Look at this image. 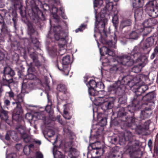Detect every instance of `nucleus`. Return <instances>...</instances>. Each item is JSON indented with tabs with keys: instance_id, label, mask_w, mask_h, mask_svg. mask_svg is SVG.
I'll return each mask as SVG.
<instances>
[{
	"instance_id": "obj_1",
	"label": "nucleus",
	"mask_w": 158,
	"mask_h": 158,
	"mask_svg": "<svg viewBox=\"0 0 158 158\" xmlns=\"http://www.w3.org/2000/svg\"><path fill=\"white\" fill-rule=\"evenodd\" d=\"M144 77L142 75H138L133 78L131 76L128 75L123 77L121 78V81L118 80L114 84L110 86L111 90L117 89H122L124 87V85H128L131 88H136L135 83L137 84L141 81Z\"/></svg>"
},
{
	"instance_id": "obj_2",
	"label": "nucleus",
	"mask_w": 158,
	"mask_h": 158,
	"mask_svg": "<svg viewBox=\"0 0 158 158\" xmlns=\"http://www.w3.org/2000/svg\"><path fill=\"white\" fill-rule=\"evenodd\" d=\"M135 31H132L129 34V36L130 39L134 40H137L139 37L141 32L144 30V31H147V33H143V36H147L151 31L150 28H144L142 25H135Z\"/></svg>"
},
{
	"instance_id": "obj_3",
	"label": "nucleus",
	"mask_w": 158,
	"mask_h": 158,
	"mask_svg": "<svg viewBox=\"0 0 158 158\" xmlns=\"http://www.w3.org/2000/svg\"><path fill=\"white\" fill-rule=\"evenodd\" d=\"M116 61L119 64L128 66L132 65L135 60L132 58L131 56L124 55L117 56L116 58Z\"/></svg>"
},
{
	"instance_id": "obj_4",
	"label": "nucleus",
	"mask_w": 158,
	"mask_h": 158,
	"mask_svg": "<svg viewBox=\"0 0 158 158\" xmlns=\"http://www.w3.org/2000/svg\"><path fill=\"white\" fill-rule=\"evenodd\" d=\"M4 74L2 77V83L3 85H7L12 83L13 81L11 77L10 79H8L6 77L9 75L11 77L15 75V72L14 70L10 68H5L4 70Z\"/></svg>"
},
{
	"instance_id": "obj_5",
	"label": "nucleus",
	"mask_w": 158,
	"mask_h": 158,
	"mask_svg": "<svg viewBox=\"0 0 158 158\" xmlns=\"http://www.w3.org/2000/svg\"><path fill=\"white\" fill-rule=\"evenodd\" d=\"M114 98L108 97L105 99L103 98H100L98 101L97 105H102V106L106 110L110 109L113 106Z\"/></svg>"
},
{
	"instance_id": "obj_6",
	"label": "nucleus",
	"mask_w": 158,
	"mask_h": 158,
	"mask_svg": "<svg viewBox=\"0 0 158 158\" xmlns=\"http://www.w3.org/2000/svg\"><path fill=\"white\" fill-rule=\"evenodd\" d=\"M70 62V57L69 55H67L64 57L62 59V64L60 67H59L58 64H57L58 68L60 70L64 72V74L67 76L69 75L70 68L68 64Z\"/></svg>"
},
{
	"instance_id": "obj_7",
	"label": "nucleus",
	"mask_w": 158,
	"mask_h": 158,
	"mask_svg": "<svg viewBox=\"0 0 158 158\" xmlns=\"http://www.w3.org/2000/svg\"><path fill=\"white\" fill-rule=\"evenodd\" d=\"M144 77L143 78L142 81L138 83L137 84L135 83V85H136V88H132V89H135V94L137 95H142V94L146 91L148 89V86L146 85H144L143 84V79H144Z\"/></svg>"
},
{
	"instance_id": "obj_8",
	"label": "nucleus",
	"mask_w": 158,
	"mask_h": 158,
	"mask_svg": "<svg viewBox=\"0 0 158 158\" xmlns=\"http://www.w3.org/2000/svg\"><path fill=\"white\" fill-rule=\"evenodd\" d=\"M140 47L139 45L135 46L132 50L131 55L132 58H134L135 60V62H139L143 60L140 59L141 53L140 52Z\"/></svg>"
},
{
	"instance_id": "obj_9",
	"label": "nucleus",
	"mask_w": 158,
	"mask_h": 158,
	"mask_svg": "<svg viewBox=\"0 0 158 158\" xmlns=\"http://www.w3.org/2000/svg\"><path fill=\"white\" fill-rule=\"evenodd\" d=\"M23 112L20 104H17L16 107L14 110L12 115L13 119L16 121L19 120L21 118Z\"/></svg>"
},
{
	"instance_id": "obj_10",
	"label": "nucleus",
	"mask_w": 158,
	"mask_h": 158,
	"mask_svg": "<svg viewBox=\"0 0 158 158\" xmlns=\"http://www.w3.org/2000/svg\"><path fill=\"white\" fill-rule=\"evenodd\" d=\"M139 141L136 140L133 143V145L132 147V149L130 152L133 154L137 156L138 157L141 156L142 152L139 149Z\"/></svg>"
},
{
	"instance_id": "obj_11",
	"label": "nucleus",
	"mask_w": 158,
	"mask_h": 158,
	"mask_svg": "<svg viewBox=\"0 0 158 158\" xmlns=\"http://www.w3.org/2000/svg\"><path fill=\"white\" fill-rule=\"evenodd\" d=\"M118 0H105L106 5L101 10V13L103 14L106 13L107 11L112 10L113 6V2L118 1Z\"/></svg>"
},
{
	"instance_id": "obj_12",
	"label": "nucleus",
	"mask_w": 158,
	"mask_h": 158,
	"mask_svg": "<svg viewBox=\"0 0 158 158\" xmlns=\"http://www.w3.org/2000/svg\"><path fill=\"white\" fill-rule=\"evenodd\" d=\"M89 88H100L103 89L104 88L103 84L101 82L96 83L94 80H91L89 82L88 84H87Z\"/></svg>"
},
{
	"instance_id": "obj_13",
	"label": "nucleus",
	"mask_w": 158,
	"mask_h": 158,
	"mask_svg": "<svg viewBox=\"0 0 158 158\" xmlns=\"http://www.w3.org/2000/svg\"><path fill=\"white\" fill-rule=\"evenodd\" d=\"M121 135V137H119V141L123 143H124L126 141L131 139L133 136L131 132L128 131H126L124 134H122Z\"/></svg>"
},
{
	"instance_id": "obj_14",
	"label": "nucleus",
	"mask_w": 158,
	"mask_h": 158,
	"mask_svg": "<svg viewBox=\"0 0 158 158\" xmlns=\"http://www.w3.org/2000/svg\"><path fill=\"white\" fill-rule=\"evenodd\" d=\"M144 60V62L140 63L138 65L134 66L132 69V71L136 73L139 72L142 69L143 67L147 63V58L145 57L143 58V59Z\"/></svg>"
},
{
	"instance_id": "obj_15",
	"label": "nucleus",
	"mask_w": 158,
	"mask_h": 158,
	"mask_svg": "<svg viewBox=\"0 0 158 158\" xmlns=\"http://www.w3.org/2000/svg\"><path fill=\"white\" fill-rule=\"evenodd\" d=\"M117 116L118 117H121L120 120L122 121H126L127 120V116H126V113L125 111L124 107H121L119 108L117 112Z\"/></svg>"
},
{
	"instance_id": "obj_16",
	"label": "nucleus",
	"mask_w": 158,
	"mask_h": 158,
	"mask_svg": "<svg viewBox=\"0 0 158 158\" xmlns=\"http://www.w3.org/2000/svg\"><path fill=\"white\" fill-rule=\"evenodd\" d=\"M61 30V28L59 25L54 26L53 30L54 32L55 33L54 35L55 38L56 40H59L60 41L62 40L65 42V40L63 38H60L59 35V34L60 33Z\"/></svg>"
},
{
	"instance_id": "obj_17",
	"label": "nucleus",
	"mask_w": 158,
	"mask_h": 158,
	"mask_svg": "<svg viewBox=\"0 0 158 158\" xmlns=\"http://www.w3.org/2000/svg\"><path fill=\"white\" fill-rule=\"evenodd\" d=\"M127 120L126 122H128L127 123V126L128 127H131L134 126L135 128H138L139 125L137 123V119L132 117L129 118L127 117Z\"/></svg>"
},
{
	"instance_id": "obj_18",
	"label": "nucleus",
	"mask_w": 158,
	"mask_h": 158,
	"mask_svg": "<svg viewBox=\"0 0 158 158\" xmlns=\"http://www.w3.org/2000/svg\"><path fill=\"white\" fill-rule=\"evenodd\" d=\"M151 110L152 108H146L144 110L141 111L139 116L140 118L141 119H144L149 117L152 114Z\"/></svg>"
},
{
	"instance_id": "obj_19",
	"label": "nucleus",
	"mask_w": 158,
	"mask_h": 158,
	"mask_svg": "<svg viewBox=\"0 0 158 158\" xmlns=\"http://www.w3.org/2000/svg\"><path fill=\"white\" fill-rule=\"evenodd\" d=\"M143 99V97L142 95H137L135 94L132 101V106L134 107H136L140 103Z\"/></svg>"
},
{
	"instance_id": "obj_20",
	"label": "nucleus",
	"mask_w": 158,
	"mask_h": 158,
	"mask_svg": "<svg viewBox=\"0 0 158 158\" xmlns=\"http://www.w3.org/2000/svg\"><path fill=\"white\" fill-rule=\"evenodd\" d=\"M154 40L152 37H149L147 38L145 40L143 46V48L147 49L151 46L154 44Z\"/></svg>"
},
{
	"instance_id": "obj_21",
	"label": "nucleus",
	"mask_w": 158,
	"mask_h": 158,
	"mask_svg": "<svg viewBox=\"0 0 158 158\" xmlns=\"http://www.w3.org/2000/svg\"><path fill=\"white\" fill-rule=\"evenodd\" d=\"M97 143H100L99 142L96 143H95L93 144L91 147L92 149L94 150V152L98 156V157H99L102 155L104 152V151L103 149L101 147H94V145H96Z\"/></svg>"
},
{
	"instance_id": "obj_22",
	"label": "nucleus",
	"mask_w": 158,
	"mask_h": 158,
	"mask_svg": "<svg viewBox=\"0 0 158 158\" xmlns=\"http://www.w3.org/2000/svg\"><path fill=\"white\" fill-rule=\"evenodd\" d=\"M112 38L113 39H111V40H105V43L107 46L116 48V46L115 45V44L117 42V40L115 38L114 36H113Z\"/></svg>"
},
{
	"instance_id": "obj_23",
	"label": "nucleus",
	"mask_w": 158,
	"mask_h": 158,
	"mask_svg": "<svg viewBox=\"0 0 158 158\" xmlns=\"http://www.w3.org/2000/svg\"><path fill=\"white\" fill-rule=\"evenodd\" d=\"M119 148L117 147L113 148L112 152L109 155L110 158H117L119 156L118 151Z\"/></svg>"
},
{
	"instance_id": "obj_24",
	"label": "nucleus",
	"mask_w": 158,
	"mask_h": 158,
	"mask_svg": "<svg viewBox=\"0 0 158 158\" xmlns=\"http://www.w3.org/2000/svg\"><path fill=\"white\" fill-rule=\"evenodd\" d=\"M133 6L134 8H140L144 3L143 0H132Z\"/></svg>"
},
{
	"instance_id": "obj_25",
	"label": "nucleus",
	"mask_w": 158,
	"mask_h": 158,
	"mask_svg": "<svg viewBox=\"0 0 158 158\" xmlns=\"http://www.w3.org/2000/svg\"><path fill=\"white\" fill-rule=\"evenodd\" d=\"M69 157L77 156L79 155V152L75 148L70 147L69 148Z\"/></svg>"
},
{
	"instance_id": "obj_26",
	"label": "nucleus",
	"mask_w": 158,
	"mask_h": 158,
	"mask_svg": "<svg viewBox=\"0 0 158 158\" xmlns=\"http://www.w3.org/2000/svg\"><path fill=\"white\" fill-rule=\"evenodd\" d=\"M143 14V11L141 8L135 10L134 16L135 19L138 20L141 19Z\"/></svg>"
},
{
	"instance_id": "obj_27",
	"label": "nucleus",
	"mask_w": 158,
	"mask_h": 158,
	"mask_svg": "<svg viewBox=\"0 0 158 158\" xmlns=\"http://www.w3.org/2000/svg\"><path fill=\"white\" fill-rule=\"evenodd\" d=\"M131 21L130 19H124L121 22L120 27L122 28L128 26H130L131 24Z\"/></svg>"
},
{
	"instance_id": "obj_28",
	"label": "nucleus",
	"mask_w": 158,
	"mask_h": 158,
	"mask_svg": "<svg viewBox=\"0 0 158 158\" xmlns=\"http://www.w3.org/2000/svg\"><path fill=\"white\" fill-rule=\"evenodd\" d=\"M89 88L88 89L89 93L90 95L94 96L98 94V92L102 91V89H100V88Z\"/></svg>"
},
{
	"instance_id": "obj_29",
	"label": "nucleus",
	"mask_w": 158,
	"mask_h": 158,
	"mask_svg": "<svg viewBox=\"0 0 158 158\" xmlns=\"http://www.w3.org/2000/svg\"><path fill=\"white\" fill-rule=\"evenodd\" d=\"M154 5L152 1L149 2L146 5V10L150 14L154 9Z\"/></svg>"
},
{
	"instance_id": "obj_30",
	"label": "nucleus",
	"mask_w": 158,
	"mask_h": 158,
	"mask_svg": "<svg viewBox=\"0 0 158 158\" xmlns=\"http://www.w3.org/2000/svg\"><path fill=\"white\" fill-rule=\"evenodd\" d=\"M155 97L154 93L153 92L149 93L146 94L143 97V99L146 98L147 101H149L153 99Z\"/></svg>"
},
{
	"instance_id": "obj_31",
	"label": "nucleus",
	"mask_w": 158,
	"mask_h": 158,
	"mask_svg": "<svg viewBox=\"0 0 158 158\" xmlns=\"http://www.w3.org/2000/svg\"><path fill=\"white\" fill-rule=\"evenodd\" d=\"M143 124H141L139 126L138 129H139L141 131H143V129H147L149 124V121L144 122Z\"/></svg>"
},
{
	"instance_id": "obj_32",
	"label": "nucleus",
	"mask_w": 158,
	"mask_h": 158,
	"mask_svg": "<svg viewBox=\"0 0 158 158\" xmlns=\"http://www.w3.org/2000/svg\"><path fill=\"white\" fill-rule=\"evenodd\" d=\"M102 50L106 52V54L110 56H113L115 55L114 52L108 48L107 46L103 47L102 48Z\"/></svg>"
},
{
	"instance_id": "obj_33",
	"label": "nucleus",
	"mask_w": 158,
	"mask_h": 158,
	"mask_svg": "<svg viewBox=\"0 0 158 158\" xmlns=\"http://www.w3.org/2000/svg\"><path fill=\"white\" fill-rule=\"evenodd\" d=\"M8 111L3 109H2L1 110V114L0 115L1 118H2L4 120H7L8 118Z\"/></svg>"
},
{
	"instance_id": "obj_34",
	"label": "nucleus",
	"mask_w": 158,
	"mask_h": 158,
	"mask_svg": "<svg viewBox=\"0 0 158 158\" xmlns=\"http://www.w3.org/2000/svg\"><path fill=\"white\" fill-rule=\"evenodd\" d=\"M17 131L21 135V136L22 135L26 133L25 127L22 126H20L17 127Z\"/></svg>"
},
{
	"instance_id": "obj_35",
	"label": "nucleus",
	"mask_w": 158,
	"mask_h": 158,
	"mask_svg": "<svg viewBox=\"0 0 158 158\" xmlns=\"http://www.w3.org/2000/svg\"><path fill=\"white\" fill-rule=\"evenodd\" d=\"M158 57V46H156L154 49L153 52L150 56L151 60H153L155 57Z\"/></svg>"
},
{
	"instance_id": "obj_36",
	"label": "nucleus",
	"mask_w": 158,
	"mask_h": 158,
	"mask_svg": "<svg viewBox=\"0 0 158 158\" xmlns=\"http://www.w3.org/2000/svg\"><path fill=\"white\" fill-rule=\"evenodd\" d=\"M21 137L23 138L24 141L26 143H28L31 140V137L26 133L24 135H22Z\"/></svg>"
},
{
	"instance_id": "obj_37",
	"label": "nucleus",
	"mask_w": 158,
	"mask_h": 158,
	"mask_svg": "<svg viewBox=\"0 0 158 158\" xmlns=\"http://www.w3.org/2000/svg\"><path fill=\"white\" fill-rule=\"evenodd\" d=\"M0 26L1 27V32L3 33H7L8 31L7 27L4 22L0 24Z\"/></svg>"
},
{
	"instance_id": "obj_38",
	"label": "nucleus",
	"mask_w": 158,
	"mask_h": 158,
	"mask_svg": "<svg viewBox=\"0 0 158 158\" xmlns=\"http://www.w3.org/2000/svg\"><path fill=\"white\" fill-rule=\"evenodd\" d=\"M54 158H63L64 156L59 151H56L55 152L53 151Z\"/></svg>"
},
{
	"instance_id": "obj_39",
	"label": "nucleus",
	"mask_w": 158,
	"mask_h": 158,
	"mask_svg": "<svg viewBox=\"0 0 158 158\" xmlns=\"http://www.w3.org/2000/svg\"><path fill=\"white\" fill-rule=\"evenodd\" d=\"M48 102L49 104V105H47L45 107V110L48 113H52V111L51 110V105L52 104L51 102L49 101V98L48 96Z\"/></svg>"
},
{
	"instance_id": "obj_40",
	"label": "nucleus",
	"mask_w": 158,
	"mask_h": 158,
	"mask_svg": "<svg viewBox=\"0 0 158 158\" xmlns=\"http://www.w3.org/2000/svg\"><path fill=\"white\" fill-rule=\"evenodd\" d=\"M57 88L59 91L63 92L64 93H65L66 89L64 85H59L57 86Z\"/></svg>"
},
{
	"instance_id": "obj_41",
	"label": "nucleus",
	"mask_w": 158,
	"mask_h": 158,
	"mask_svg": "<svg viewBox=\"0 0 158 158\" xmlns=\"http://www.w3.org/2000/svg\"><path fill=\"white\" fill-rule=\"evenodd\" d=\"M11 137L15 141H17L19 140V138L16 132L14 131H11Z\"/></svg>"
},
{
	"instance_id": "obj_42",
	"label": "nucleus",
	"mask_w": 158,
	"mask_h": 158,
	"mask_svg": "<svg viewBox=\"0 0 158 158\" xmlns=\"http://www.w3.org/2000/svg\"><path fill=\"white\" fill-rule=\"evenodd\" d=\"M112 21L114 26L116 27L118 23V18L116 15H114Z\"/></svg>"
},
{
	"instance_id": "obj_43",
	"label": "nucleus",
	"mask_w": 158,
	"mask_h": 158,
	"mask_svg": "<svg viewBox=\"0 0 158 158\" xmlns=\"http://www.w3.org/2000/svg\"><path fill=\"white\" fill-rule=\"evenodd\" d=\"M103 3V0H94V7L95 8L98 5L101 6L102 5Z\"/></svg>"
},
{
	"instance_id": "obj_44",
	"label": "nucleus",
	"mask_w": 158,
	"mask_h": 158,
	"mask_svg": "<svg viewBox=\"0 0 158 158\" xmlns=\"http://www.w3.org/2000/svg\"><path fill=\"white\" fill-rule=\"evenodd\" d=\"M23 102V97L21 94H19L17 96V101L16 102V104H20Z\"/></svg>"
},
{
	"instance_id": "obj_45",
	"label": "nucleus",
	"mask_w": 158,
	"mask_h": 158,
	"mask_svg": "<svg viewBox=\"0 0 158 158\" xmlns=\"http://www.w3.org/2000/svg\"><path fill=\"white\" fill-rule=\"evenodd\" d=\"M121 137V135H120L119 137H113L110 139L111 140L110 142L112 144H115L118 143L119 141V137Z\"/></svg>"
},
{
	"instance_id": "obj_46",
	"label": "nucleus",
	"mask_w": 158,
	"mask_h": 158,
	"mask_svg": "<svg viewBox=\"0 0 158 158\" xmlns=\"http://www.w3.org/2000/svg\"><path fill=\"white\" fill-rule=\"evenodd\" d=\"M107 123L106 118H102L100 120L99 124L101 126H105Z\"/></svg>"
},
{
	"instance_id": "obj_47",
	"label": "nucleus",
	"mask_w": 158,
	"mask_h": 158,
	"mask_svg": "<svg viewBox=\"0 0 158 158\" xmlns=\"http://www.w3.org/2000/svg\"><path fill=\"white\" fill-rule=\"evenodd\" d=\"M30 57L32 59L33 61H35L37 60V56L36 54L34 52H31L29 50H28Z\"/></svg>"
},
{
	"instance_id": "obj_48",
	"label": "nucleus",
	"mask_w": 158,
	"mask_h": 158,
	"mask_svg": "<svg viewBox=\"0 0 158 158\" xmlns=\"http://www.w3.org/2000/svg\"><path fill=\"white\" fill-rule=\"evenodd\" d=\"M150 14H152V16L153 17H156L158 16V9L156 8L154 9Z\"/></svg>"
},
{
	"instance_id": "obj_49",
	"label": "nucleus",
	"mask_w": 158,
	"mask_h": 158,
	"mask_svg": "<svg viewBox=\"0 0 158 158\" xmlns=\"http://www.w3.org/2000/svg\"><path fill=\"white\" fill-rule=\"evenodd\" d=\"M47 135L50 137H52L55 134L54 131L51 129H49L48 130L47 132Z\"/></svg>"
},
{
	"instance_id": "obj_50",
	"label": "nucleus",
	"mask_w": 158,
	"mask_h": 158,
	"mask_svg": "<svg viewBox=\"0 0 158 158\" xmlns=\"http://www.w3.org/2000/svg\"><path fill=\"white\" fill-rule=\"evenodd\" d=\"M118 67L117 65H114L110 68V71L112 73H115L118 70Z\"/></svg>"
},
{
	"instance_id": "obj_51",
	"label": "nucleus",
	"mask_w": 158,
	"mask_h": 158,
	"mask_svg": "<svg viewBox=\"0 0 158 158\" xmlns=\"http://www.w3.org/2000/svg\"><path fill=\"white\" fill-rule=\"evenodd\" d=\"M23 151L24 154L26 155H29L30 153V149L27 146H25L24 148Z\"/></svg>"
},
{
	"instance_id": "obj_52",
	"label": "nucleus",
	"mask_w": 158,
	"mask_h": 158,
	"mask_svg": "<svg viewBox=\"0 0 158 158\" xmlns=\"http://www.w3.org/2000/svg\"><path fill=\"white\" fill-rule=\"evenodd\" d=\"M25 118L29 121L32 120L33 118V115L31 113H27L26 114Z\"/></svg>"
},
{
	"instance_id": "obj_53",
	"label": "nucleus",
	"mask_w": 158,
	"mask_h": 158,
	"mask_svg": "<svg viewBox=\"0 0 158 158\" xmlns=\"http://www.w3.org/2000/svg\"><path fill=\"white\" fill-rule=\"evenodd\" d=\"M63 117L66 119L69 120L71 118V116L68 114L67 111L64 110L63 115Z\"/></svg>"
},
{
	"instance_id": "obj_54",
	"label": "nucleus",
	"mask_w": 158,
	"mask_h": 158,
	"mask_svg": "<svg viewBox=\"0 0 158 158\" xmlns=\"http://www.w3.org/2000/svg\"><path fill=\"white\" fill-rule=\"evenodd\" d=\"M86 26V25L82 24L77 29L75 30L76 32H77L79 31H82L85 28Z\"/></svg>"
},
{
	"instance_id": "obj_55",
	"label": "nucleus",
	"mask_w": 158,
	"mask_h": 158,
	"mask_svg": "<svg viewBox=\"0 0 158 158\" xmlns=\"http://www.w3.org/2000/svg\"><path fill=\"white\" fill-rule=\"evenodd\" d=\"M10 137H11V131H8L5 135V139L7 140H9Z\"/></svg>"
},
{
	"instance_id": "obj_56",
	"label": "nucleus",
	"mask_w": 158,
	"mask_h": 158,
	"mask_svg": "<svg viewBox=\"0 0 158 158\" xmlns=\"http://www.w3.org/2000/svg\"><path fill=\"white\" fill-rule=\"evenodd\" d=\"M30 66L28 68L27 71L28 73H31L35 71V69L32 67V63H30Z\"/></svg>"
},
{
	"instance_id": "obj_57",
	"label": "nucleus",
	"mask_w": 158,
	"mask_h": 158,
	"mask_svg": "<svg viewBox=\"0 0 158 158\" xmlns=\"http://www.w3.org/2000/svg\"><path fill=\"white\" fill-rule=\"evenodd\" d=\"M57 51L56 48L54 47L50 50L49 53L52 55H55Z\"/></svg>"
},
{
	"instance_id": "obj_58",
	"label": "nucleus",
	"mask_w": 158,
	"mask_h": 158,
	"mask_svg": "<svg viewBox=\"0 0 158 158\" xmlns=\"http://www.w3.org/2000/svg\"><path fill=\"white\" fill-rule=\"evenodd\" d=\"M28 78L29 79L32 80L35 79L36 78L35 76L32 73H28Z\"/></svg>"
},
{
	"instance_id": "obj_59",
	"label": "nucleus",
	"mask_w": 158,
	"mask_h": 158,
	"mask_svg": "<svg viewBox=\"0 0 158 158\" xmlns=\"http://www.w3.org/2000/svg\"><path fill=\"white\" fill-rule=\"evenodd\" d=\"M36 158H43V156L42 154L40 152H36Z\"/></svg>"
},
{
	"instance_id": "obj_60",
	"label": "nucleus",
	"mask_w": 158,
	"mask_h": 158,
	"mask_svg": "<svg viewBox=\"0 0 158 158\" xmlns=\"http://www.w3.org/2000/svg\"><path fill=\"white\" fill-rule=\"evenodd\" d=\"M27 80H23V82L22 83V89L23 90H25L27 88V84L26 83V82H25V81H27Z\"/></svg>"
},
{
	"instance_id": "obj_61",
	"label": "nucleus",
	"mask_w": 158,
	"mask_h": 158,
	"mask_svg": "<svg viewBox=\"0 0 158 158\" xmlns=\"http://www.w3.org/2000/svg\"><path fill=\"white\" fill-rule=\"evenodd\" d=\"M4 104L6 106H9L10 104V101L8 99H5L4 102Z\"/></svg>"
},
{
	"instance_id": "obj_62",
	"label": "nucleus",
	"mask_w": 158,
	"mask_h": 158,
	"mask_svg": "<svg viewBox=\"0 0 158 158\" xmlns=\"http://www.w3.org/2000/svg\"><path fill=\"white\" fill-rule=\"evenodd\" d=\"M8 94L9 97L10 98H14V94L12 91H10L8 92Z\"/></svg>"
},
{
	"instance_id": "obj_63",
	"label": "nucleus",
	"mask_w": 158,
	"mask_h": 158,
	"mask_svg": "<svg viewBox=\"0 0 158 158\" xmlns=\"http://www.w3.org/2000/svg\"><path fill=\"white\" fill-rule=\"evenodd\" d=\"M100 23H101V26L102 28V30L104 31H105V25L106 23L104 22H101Z\"/></svg>"
},
{
	"instance_id": "obj_64",
	"label": "nucleus",
	"mask_w": 158,
	"mask_h": 158,
	"mask_svg": "<svg viewBox=\"0 0 158 158\" xmlns=\"http://www.w3.org/2000/svg\"><path fill=\"white\" fill-rule=\"evenodd\" d=\"M16 148L17 150H19L22 148L21 144H17L15 145Z\"/></svg>"
}]
</instances>
